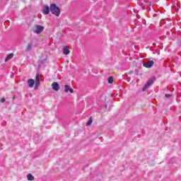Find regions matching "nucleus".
I'll use <instances>...</instances> for the list:
<instances>
[{
    "label": "nucleus",
    "instance_id": "obj_5",
    "mask_svg": "<svg viewBox=\"0 0 181 181\" xmlns=\"http://www.w3.org/2000/svg\"><path fill=\"white\" fill-rule=\"evenodd\" d=\"M42 80V78L40 77V75L39 74H36V79H35V88H37L39 86H40V81Z\"/></svg>",
    "mask_w": 181,
    "mask_h": 181
},
{
    "label": "nucleus",
    "instance_id": "obj_1",
    "mask_svg": "<svg viewBox=\"0 0 181 181\" xmlns=\"http://www.w3.org/2000/svg\"><path fill=\"white\" fill-rule=\"evenodd\" d=\"M50 11L52 15H55V16H60V8H59L56 4H50Z\"/></svg>",
    "mask_w": 181,
    "mask_h": 181
},
{
    "label": "nucleus",
    "instance_id": "obj_3",
    "mask_svg": "<svg viewBox=\"0 0 181 181\" xmlns=\"http://www.w3.org/2000/svg\"><path fill=\"white\" fill-rule=\"evenodd\" d=\"M35 28H36V30H35V33H36L37 35L42 33V32L45 30V27H43L42 25H37Z\"/></svg>",
    "mask_w": 181,
    "mask_h": 181
},
{
    "label": "nucleus",
    "instance_id": "obj_12",
    "mask_svg": "<svg viewBox=\"0 0 181 181\" xmlns=\"http://www.w3.org/2000/svg\"><path fill=\"white\" fill-rule=\"evenodd\" d=\"M13 57V53H11L7 55V57L5 59V62H9V60H11V59H12Z\"/></svg>",
    "mask_w": 181,
    "mask_h": 181
},
{
    "label": "nucleus",
    "instance_id": "obj_10",
    "mask_svg": "<svg viewBox=\"0 0 181 181\" xmlns=\"http://www.w3.org/2000/svg\"><path fill=\"white\" fill-rule=\"evenodd\" d=\"M28 87H30V88H33V86H35V80L29 79L28 81Z\"/></svg>",
    "mask_w": 181,
    "mask_h": 181
},
{
    "label": "nucleus",
    "instance_id": "obj_11",
    "mask_svg": "<svg viewBox=\"0 0 181 181\" xmlns=\"http://www.w3.org/2000/svg\"><path fill=\"white\" fill-rule=\"evenodd\" d=\"M33 44L32 42L28 43L26 49H25V52H30V50H32Z\"/></svg>",
    "mask_w": 181,
    "mask_h": 181
},
{
    "label": "nucleus",
    "instance_id": "obj_9",
    "mask_svg": "<svg viewBox=\"0 0 181 181\" xmlns=\"http://www.w3.org/2000/svg\"><path fill=\"white\" fill-rule=\"evenodd\" d=\"M63 53L65 55L70 54V49H69V47H67V46L64 47Z\"/></svg>",
    "mask_w": 181,
    "mask_h": 181
},
{
    "label": "nucleus",
    "instance_id": "obj_17",
    "mask_svg": "<svg viewBox=\"0 0 181 181\" xmlns=\"http://www.w3.org/2000/svg\"><path fill=\"white\" fill-rule=\"evenodd\" d=\"M5 101H6L5 98H2L1 100V103H5Z\"/></svg>",
    "mask_w": 181,
    "mask_h": 181
},
{
    "label": "nucleus",
    "instance_id": "obj_4",
    "mask_svg": "<svg viewBox=\"0 0 181 181\" xmlns=\"http://www.w3.org/2000/svg\"><path fill=\"white\" fill-rule=\"evenodd\" d=\"M155 64V62L153 61H148L146 62H144L143 64L144 67H146V69H151V67H152V66H153V64Z\"/></svg>",
    "mask_w": 181,
    "mask_h": 181
},
{
    "label": "nucleus",
    "instance_id": "obj_7",
    "mask_svg": "<svg viewBox=\"0 0 181 181\" xmlns=\"http://www.w3.org/2000/svg\"><path fill=\"white\" fill-rule=\"evenodd\" d=\"M43 13L44 15H49L50 13V7L49 6H43Z\"/></svg>",
    "mask_w": 181,
    "mask_h": 181
},
{
    "label": "nucleus",
    "instance_id": "obj_16",
    "mask_svg": "<svg viewBox=\"0 0 181 181\" xmlns=\"http://www.w3.org/2000/svg\"><path fill=\"white\" fill-rule=\"evenodd\" d=\"M171 96H172V95H170V94H168V93L165 94L166 98H170Z\"/></svg>",
    "mask_w": 181,
    "mask_h": 181
},
{
    "label": "nucleus",
    "instance_id": "obj_2",
    "mask_svg": "<svg viewBox=\"0 0 181 181\" xmlns=\"http://www.w3.org/2000/svg\"><path fill=\"white\" fill-rule=\"evenodd\" d=\"M155 80H156V77L155 76H153L150 79H148V81L143 88V91H145V90H148V88H149V87H151V86L153 84V82L155 81Z\"/></svg>",
    "mask_w": 181,
    "mask_h": 181
},
{
    "label": "nucleus",
    "instance_id": "obj_6",
    "mask_svg": "<svg viewBox=\"0 0 181 181\" xmlns=\"http://www.w3.org/2000/svg\"><path fill=\"white\" fill-rule=\"evenodd\" d=\"M52 88L54 91H59L60 90V85L57 82H53L52 83Z\"/></svg>",
    "mask_w": 181,
    "mask_h": 181
},
{
    "label": "nucleus",
    "instance_id": "obj_19",
    "mask_svg": "<svg viewBox=\"0 0 181 181\" xmlns=\"http://www.w3.org/2000/svg\"><path fill=\"white\" fill-rule=\"evenodd\" d=\"M107 107H108L107 105H105V108H107Z\"/></svg>",
    "mask_w": 181,
    "mask_h": 181
},
{
    "label": "nucleus",
    "instance_id": "obj_14",
    "mask_svg": "<svg viewBox=\"0 0 181 181\" xmlns=\"http://www.w3.org/2000/svg\"><path fill=\"white\" fill-rule=\"evenodd\" d=\"M91 124H93V117H90L88 119V121L86 123V127L90 126Z\"/></svg>",
    "mask_w": 181,
    "mask_h": 181
},
{
    "label": "nucleus",
    "instance_id": "obj_13",
    "mask_svg": "<svg viewBox=\"0 0 181 181\" xmlns=\"http://www.w3.org/2000/svg\"><path fill=\"white\" fill-rule=\"evenodd\" d=\"M28 180H35V177L32 174H28L27 175Z\"/></svg>",
    "mask_w": 181,
    "mask_h": 181
},
{
    "label": "nucleus",
    "instance_id": "obj_15",
    "mask_svg": "<svg viewBox=\"0 0 181 181\" xmlns=\"http://www.w3.org/2000/svg\"><path fill=\"white\" fill-rule=\"evenodd\" d=\"M107 81H108L109 84H112V83H114V78L112 76H110L107 78Z\"/></svg>",
    "mask_w": 181,
    "mask_h": 181
},
{
    "label": "nucleus",
    "instance_id": "obj_8",
    "mask_svg": "<svg viewBox=\"0 0 181 181\" xmlns=\"http://www.w3.org/2000/svg\"><path fill=\"white\" fill-rule=\"evenodd\" d=\"M64 88H65L64 89L65 93H69H69H71V94L74 93V90L73 88H70V86H69V85H65Z\"/></svg>",
    "mask_w": 181,
    "mask_h": 181
},
{
    "label": "nucleus",
    "instance_id": "obj_18",
    "mask_svg": "<svg viewBox=\"0 0 181 181\" xmlns=\"http://www.w3.org/2000/svg\"><path fill=\"white\" fill-rule=\"evenodd\" d=\"M147 11H151V7L150 6L147 7Z\"/></svg>",
    "mask_w": 181,
    "mask_h": 181
}]
</instances>
